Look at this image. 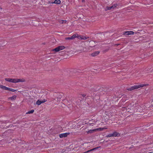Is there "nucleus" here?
I'll use <instances>...</instances> for the list:
<instances>
[{
    "label": "nucleus",
    "instance_id": "nucleus-1",
    "mask_svg": "<svg viewBox=\"0 0 153 153\" xmlns=\"http://www.w3.org/2000/svg\"><path fill=\"white\" fill-rule=\"evenodd\" d=\"M13 142L15 143L17 146L15 148L14 152L15 153H23L24 149L26 147L27 144L25 142L19 139L14 140Z\"/></svg>",
    "mask_w": 153,
    "mask_h": 153
},
{
    "label": "nucleus",
    "instance_id": "nucleus-11",
    "mask_svg": "<svg viewBox=\"0 0 153 153\" xmlns=\"http://www.w3.org/2000/svg\"><path fill=\"white\" fill-rule=\"evenodd\" d=\"M0 88H1L3 90H7L8 87L3 85H0Z\"/></svg>",
    "mask_w": 153,
    "mask_h": 153
},
{
    "label": "nucleus",
    "instance_id": "nucleus-23",
    "mask_svg": "<svg viewBox=\"0 0 153 153\" xmlns=\"http://www.w3.org/2000/svg\"><path fill=\"white\" fill-rule=\"evenodd\" d=\"M42 103L46 101H47V100L45 99H44L42 101Z\"/></svg>",
    "mask_w": 153,
    "mask_h": 153
},
{
    "label": "nucleus",
    "instance_id": "nucleus-18",
    "mask_svg": "<svg viewBox=\"0 0 153 153\" xmlns=\"http://www.w3.org/2000/svg\"><path fill=\"white\" fill-rule=\"evenodd\" d=\"M7 90L10 91H11L12 92H15V91H16V90H14V89H13L10 88H9L8 87V89H7Z\"/></svg>",
    "mask_w": 153,
    "mask_h": 153
},
{
    "label": "nucleus",
    "instance_id": "nucleus-24",
    "mask_svg": "<svg viewBox=\"0 0 153 153\" xmlns=\"http://www.w3.org/2000/svg\"><path fill=\"white\" fill-rule=\"evenodd\" d=\"M32 152V150H31L30 149V150H28V152Z\"/></svg>",
    "mask_w": 153,
    "mask_h": 153
},
{
    "label": "nucleus",
    "instance_id": "nucleus-6",
    "mask_svg": "<svg viewBox=\"0 0 153 153\" xmlns=\"http://www.w3.org/2000/svg\"><path fill=\"white\" fill-rule=\"evenodd\" d=\"M70 133H65L60 134L59 135V136L60 138H62L63 137H66Z\"/></svg>",
    "mask_w": 153,
    "mask_h": 153
},
{
    "label": "nucleus",
    "instance_id": "nucleus-26",
    "mask_svg": "<svg viewBox=\"0 0 153 153\" xmlns=\"http://www.w3.org/2000/svg\"><path fill=\"white\" fill-rule=\"evenodd\" d=\"M139 107H140V106H138V108H139Z\"/></svg>",
    "mask_w": 153,
    "mask_h": 153
},
{
    "label": "nucleus",
    "instance_id": "nucleus-15",
    "mask_svg": "<svg viewBox=\"0 0 153 153\" xmlns=\"http://www.w3.org/2000/svg\"><path fill=\"white\" fill-rule=\"evenodd\" d=\"M87 38V37L83 36H79V39H86Z\"/></svg>",
    "mask_w": 153,
    "mask_h": 153
},
{
    "label": "nucleus",
    "instance_id": "nucleus-19",
    "mask_svg": "<svg viewBox=\"0 0 153 153\" xmlns=\"http://www.w3.org/2000/svg\"><path fill=\"white\" fill-rule=\"evenodd\" d=\"M34 112V110H31L30 111H28V112L26 113V114H32Z\"/></svg>",
    "mask_w": 153,
    "mask_h": 153
},
{
    "label": "nucleus",
    "instance_id": "nucleus-4",
    "mask_svg": "<svg viewBox=\"0 0 153 153\" xmlns=\"http://www.w3.org/2000/svg\"><path fill=\"white\" fill-rule=\"evenodd\" d=\"M65 48V46H58V47H56V48L53 49L51 51H55V52H58L62 50H64Z\"/></svg>",
    "mask_w": 153,
    "mask_h": 153
},
{
    "label": "nucleus",
    "instance_id": "nucleus-14",
    "mask_svg": "<svg viewBox=\"0 0 153 153\" xmlns=\"http://www.w3.org/2000/svg\"><path fill=\"white\" fill-rule=\"evenodd\" d=\"M16 96L13 95V96H12V97H10L9 98V99L10 100H14L16 99Z\"/></svg>",
    "mask_w": 153,
    "mask_h": 153
},
{
    "label": "nucleus",
    "instance_id": "nucleus-8",
    "mask_svg": "<svg viewBox=\"0 0 153 153\" xmlns=\"http://www.w3.org/2000/svg\"><path fill=\"white\" fill-rule=\"evenodd\" d=\"M134 33L133 31H127L125 32L124 34L126 35H129L133 34Z\"/></svg>",
    "mask_w": 153,
    "mask_h": 153
},
{
    "label": "nucleus",
    "instance_id": "nucleus-25",
    "mask_svg": "<svg viewBox=\"0 0 153 153\" xmlns=\"http://www.w3.org/2000/svg\"><path fill=\"white\" fill-rule=\"evenodd\" d=\"M82 96L83 97H85V96L86 95L85 94H83L82 95Z\"/></svg>",
    "mask_w": 153,
    "mask_h": 153
},
{
    "label": "nucleus",
    "instance_id": "nucleus-20",
    "mask_svg": "<svg viewBox=\"0 0 153 153\" xmlns=\"http://www.w3.org/2000/svg\"><path fill=\"white\" fill-rule=\"evenodd\" d=\"M93 120H91L90 121V122L89 123V125H91L92 126H93V125H92V124H94V123H92L91 122H93Z\"/></svg>",
    "mask_w": 153,
    "mask_h": 153
},
{
    "label": "nucleus",
    "instance_id": "nucleus-5",
    "mask_svg": "<svg viewBox=\"0 0 153 153\" xmlns=\"http://www.w3.org/2000/svg\"><path fill=\"white\" fill-rule=\"evenodd\" d=\"M120 135V134L117 132L115 131L112 134H110L107 136V137H113L119 136Z\"/></svg>",
    "mask_w": 153,
    "mask_h": 153
},
{
    "label": "nucleus",
    "instance_id": "nucleus-9",
    "mask_svg": "<svg viewBox=\"0 0 153 153\" xmlns=\"http://www.w3.org/2000/svg\"><path fill=\"white\" fill-rule=\"evenodd\" d=\"M79 36L80 35H78V34H74V35H73L71 36V37L72 38V39H74V38H77L79 39Z\"/></svg>",
    "mask_w": 153,
    "mask_h": 153
},
{
    "label": "nucleus",
    "instance_id": "nucleus-13",
    "mask_svg": "<svg viewBox=\"0 0 153 153\" xmlns=\"http://www.w3.org/2000/svg\"><path fill=\"white\" fill-rule=\"evenodd\" d=\"M100 52L99 51H97L94 52L92 54V56H95L99 54Z\"/></svg>",
    "mask_w": 153,
    "mask_h": 153
},
{
    "label": "nucleus",
    "instance_id": "nucleus-3",
    "mask_svg": "<svg viewBox=\"0 0 153 153\" xmlns=\"http://www.w3.org/2000/svg\"><path fill=\"white\" fill-rule=\"evenodd\" d=\"M5 80L7 81L13 83H16L19 82H23L24 80L21 79L5 78Z\"/></svg>",
    "mask_w": 153,
    "mask_h": 153
},
{
    "label": "nucleus",
    "instance_id": "nucleus-2",
    "mask_svg": "<svg viewBox=\"0 0 153 153\" xmlns=\"http://www.w3.org/2000/svg\"><path fill=\"white\" fill-rule=\"evenodd\" d=\"M148 85V84H137L131 87L128 88L127 89V90L129 91H131L134 89H138L141 87H142L144 86H147Z\"/></svg>",
    "mask_w": 153,
    "mask_h": 153
},
{
    "label": "nucleus",
    "instance_id": "nucleus-16",
    "mask_svg": "<svg viewBox=\"0 0 153 153\" xmlns=\"http://www.w3.org/2000/svg\"><path fill=\"white\" fill-rule=\"evenodd\" d=\"M42 103V101H40L39 100H38L36 102V104L39 105H41Z\"/></svg>",
    "mask_w": 153,
    "mask_h": 153
},
{
    "label": "nucleus",
    "instance_id": "nucleus-17",
    "mask_svg": "<svg viewBox=\"0 0 153 153\" xmlns=\"http://www.w3.org/2000/svg\"><path fill=\"white\" fill-rule=\"evenodd\" d=\"M94 131H95V129L92 130H90L88 131H87V132L88 134H89V133H91Z\"/></svg>",
    "mask_w": 153,
    "mask_h": 153
},
{
    "label": "nucleus",
    "instance_id": "nucleus-10",
    "mask_svg": "<svg viewBox=\"0 0 153 153\" xmlns=\"http://www.w3.org/2000/svg\"><path fill=\"white\" fill-rule=\"evenodd\" d=\"M107 128H99L95 129V131H102L104 129H106Z\"/></svg>",
    "mask_w": 153,
    "mask_h": 153
},
{
    "label": "nucleus",
    "instance_id": "nucleus-7",
    "mask_svg": "<svg viewBox=\"0 0 153 153\" xmlns=\"http://www.w3.org/2000/svg\"><path fill=\"white\" fill-rule=\"evenodd\" d=\"M117 6V4H114V5H112L110 7H106L105 8V10H111L112 9H113L115 7H116Z\"/></svg>",
    "mask_w": 153,
    "mask_h": 153
},
{
    "label": "nucleus",
    "instance_id": "nucleus-12",
    "mask_svg": "<svg viewBox=\"0 0 153 153\" xmlns=\"http://www.w3.org/2000/svg\"><path fill=\"white\" fill-rule=\"evenodd\" d=\"M60 3L61 1L60 0H55L54 2H52L51 3L59 4Z\"/></svg>",
    "mask_w": 153,
    "mask_h": 153
},
{
    "label": "nucleus",
    "instance_id": "nucleus-22",
    "mask_svg": "<svg viewBox=\"0 0 153 153\" xmlns=\"http://www.w3.org/2000/svg\"><path fill=\"white\" fill-rule=\"evenodd\" d=\"M66 39H72V38L71 37H67L66 38Z\"/></svg>",
    "mask_w": 153,
    "mask_h": 153
},
{
    "label": "nucleus",
    "instance_id": "nucleus-21",
    "mask_svg": "<svg viewBox=\"0 0 153 153\" xmlns=\"http://www.w3.org/2000/svg\"><path fill=\"white\" fill-rule=\"evenodd\" d=\"M66 22V20H61L60 22L62 23H65Z\"/></svg>",
    "mask_w": 153,
    "mask_h": 153
}]
</instances>
